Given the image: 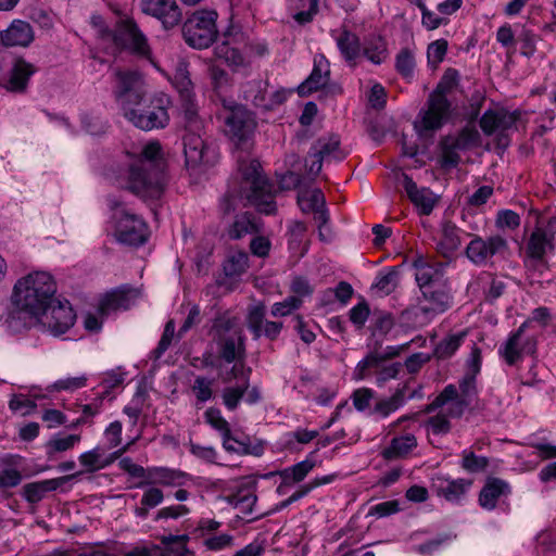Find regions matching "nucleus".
<instances>
[{
  "mask_svg": "<svg viewBox=\"0 0 556 556\" xmlns=\"http://www.w3.org/2000/svg\"><path fill=\"white\" fill-rule=\"evenodd\" d=\"M113 179L118 188L140 199H159L166 185V161L161 144L147 143L139 157L113 170Z\"/></svg>",
  "mask_w": 556,
  "mask_h": 556,
  "instance_id": "f257e3e1",
  "label": "nucleus"
},
{
  "mask_svg": "<svg viewBox=\"0 0 556 556\" xmlns=\"http://www.w3.org/2000/svg\"><path fill=\"white\" fill-rule=\"evenodd\" d=\"M212 336L216 344V356L211 361L206 358L205 365L217 368L223 381L239 379L251 371L245 368L244 337L235 318H215Z\"/></svg>",
  "mask_w": 556,
  "mask_h": 556,
  "instance_id": "f03ea898",
  "label": "nucleus"
},
{
  "mask_svg": "<svg viewBox=\"0 0 556 556\" xmlns=\"http://www.w3.org/2000/svg\"><path fill=\"white\" fill-rule=\"evenodd\" d=\"M56 282L53 276L43 270L29 273L14 285L15 304L31 316H38L55 300Z\"/></svg>",
  "mask_w": 556,
  "mask_h": 556,
  "instance_id": "7ed1b4c3",
  "label": "nucleus"
},
{
  "mask_svg": "<svg viewBox=\"0 0 556 556\" xmlns=\"http://www.w3.org/2000/svg\"><path fill=\"white\" fill-rule=\"evenodd\" d=\"M241 173L239 197L247 204L255 206L262 213H273L276 210L275 195L268 180L262 175L261 164L256 160H239Z\"/></svg>",
  "mask_w": 556,
  "mask_h": 556,
  "instance_id": "20e7f679",
  "label": "nucleus"
},
{
  "mask_svg": "<svg viewBox=\"0 0 556 556\" xmlns=\"http://www.w3.org/2000/svg\"><path fill=\"white\" fill-rule=\"evenodd\" d=\"M114 220V236L119 243L140 247L149 238L148 225L143 218L130 212L123 202L113 195L106 198Z\"/></svg>",
  "mask_w": 556,
  "mask_h": 556,
  "instance_id": "39448f33",
  "label": "nucleus"
},
{
  "mask_svg": "<svg viewBox=\"0 0 556 556\" xmlns=\"http://www.w3.org/2000/svg\"><path fill=\"white\" fill-rule=\"evenodd\" d=\"M170 99L163 92L143 99L141 105H135L124 116L142 130L160 129L169 122L168 108Z\"/></svg>",
  "mask_w": 556,
  "mask_h": 556,
  "instance_id": "423d86ee",
  "label": "nucleus"
},
{
  "mask_svg": "<svg viewBox=\"0 0 556 556\" xmlns=\"http://www.w3.org/2000/svg\"><path fill=\"white\" fill-rule=\"evenodd\" d=\"M217 12L197 10L184 22L181 33L185 42L193 49H206L217 38Z\"/></svg>",
  "mask_w": 556,
  "mask_h": 556,
  "instance_id": "0eeeda50",
  "label": "nucleus"
},
{
  "mask_svg": "<svg viewBox=\"0 0 556 556\" xmlns=\"http://www.w3.org/2000/svg\"><path fill=\"white\" fill-rule=\"evenodd\" d=\"M217 118L223 123L224 132L237 144L245 143L253 135L256 122L243 105L224 102Z\"/></svg>",
  "mask_w": 556,
  "mask_h": 556,
  "instance_id": "6e6552de",
  "label": "nucleus"
},
{
  "mask_svg": "<svg viewBox=\"0 0 556 556\" xmlns=\"http://www.w3.org/2000/svg\"><path fill=\"white\" fill-rule=\"evenodd\" d=\"M114 96L125 114L135 105H141L147 96L144 77L138 71H114Z\"/></svg>",
  "mask_w": 556,
  "mask_h": 556,
  "instance_id": "1a4fd4ad",
  "label": "nucleus"
},
{
  "mask_svg": "<svg viewBox=\"0 0 556 556\" xmlns=\"http://www.w3.org/2000/svg\"><path fill=\"white\" fill-rule=\"evenodd\" d=\"M531 320H526L519 328L511 332L507 340L500 346L498 355L508 366H514L523 359L526 355H532L536 351V339L528 334L527 330Z\"/></svg>",
  "mask_w": 556,
  "mask_h": 556,
  "instance_id": "9d476101",
  "label": "nucleus"
},
{
  "mask_svg": "<svg viewBox=\"0 0 556 556\" xmlns=\"http://www.w3.org/2000/svg\"><path fill=\"white\" fill-rule=\"evenodd\" d=\"M51 334L58 337L71 329L76 320V314L67 300L55 299L48 308L34 316Z\"/></svg>",
  "mask_w": 556,
  "mask_h": 556,
  "instance_id": "9b49d317",
  "label": "nucleus"
},
{
  "mask_svg": "<svg viewBox=\"0 0 556 556\" xmlns=\"http://www.w3.org/2000/svg\"><path fill=\"white\" fill-rule=\"evenodd\" d=\"M520 117L518 111L509 112L505 109L486 110L480 121L479 125L486 136L497 134V146L507 148L509 144L506 131L514 128Z\"/></svg>",
  "mask_w": 556,
  "mask_h": 556,
  "instance_id": "f8f14e48",
  "label": "nucleus"
},
{
  "mask_svg": "<svg viewBox=\"0 0 556 556\" xmlns=\"http://www.w3.org/2000/svg\"><path fill=\"white\" fill-rule=\"evenodd\" d=\"M115 48L128 50L140 58L151 59L148 38L131 18L121 20L117 23Z\"/></svg>",
  "mask_w": 556,
  "mask_h": 556,
  "instance_id": "ddd939ff",
  "label": "nucleus"
},
{
  "mask_svg": "<svg viewBox=\"0 0 556 556\" xmlns=\"http://www.w3.org/2000/svg\"><path fill=\"white\" fill-rule=\"evenodd\" d=\"M451 114V102L428 97L426 109L418 114L419 119L415 122V128L420 136H428L441 129L447 122Z\"/></svg>",
  "mask_w": 556,
  "mask_h": 556,
  "instance_id": "4468645a",
  "label": "nucleus"
},
{
  "mask_svg": "<svg viewBox=\"0 0 556 556\" xmlns=\"http://www.w3.org/2000/svg\"><path fill=\"white\" fill-rule=\"evenodd\" d=\"M469 236L471 240L465 249V255L476 266H484L493 256L508 250L507 240L500 235L485 239L478 235Z\"/></svg>",
  "mask_w": 556,
  "mask_h": 556,
  "instance_id": "2eb2a0df",
  "label": "nucleus"
},
{
  "mask_svg": "<svg viewBox=\"0 0 556 556\" xmlns=\"http://www.w3.org/2000/svg\"><path fill=\"white\" fill-rule=\"evenodd\" d=\"M556 217L551 218L546 227H535L530 235L526 254L532 263H543L547 254L555 250Z\"/></svg>",
  "mask_w": 556,
  "mask_h": 556,
  "instance_id": "dca6fc26",
  "label": "nucleus"
},
{
  "mask_svg": "<svg viewBox=\"0 0 556 556\" xmlns=\"http://www.w3.org/2000/svg\"><path fill=\"white\" fill-rule=\"evenodd\" d=\"M139 5L143 14L160 21L166 30L178 26L182 20V13L176 0H140Z\"/></svg>",
  "mask_w": 556,
  "mask_h": 556,
  "instance_id": "f3484780",
  "label": "nucleus"
},
{
  "mask_svg": "<svg viewBox=\"0 0 556 556\" xmlns=\"http://www.w3.org/2000/svg\"><path fill=\"white\" fill-rule=\"evenodd\" d=\"M418 309L426 317H433L447 311L452 304L451 289L448 285L420 291Z\"/></svg>",
  "mask_w": 556,
  "mask_h": 556,
  "instance_id": "a211bd4d",
  "label": "nucleus"
},
{
  "mask_svg": "<svg viewBox=\"0 0 556 556\" xmlns=\"http://www.w3.org/2000/svg\"><path fill=\"white\" fill-rule=\"evenodd\" d=\"M473 484V480L467 478L452 479L437 476L432 480V490L437 496L454 504L462 503Z\"/></svg>",
  "mask_w": 556,
  "mask_h": 556,
  "instance_id": "6ab92c4d",
  "label": "nucleus"
},
{
  "mask_svg": "<svg viewBox=\"0 0 556 556\" xmlns=\"http://www.w3.org/2000/svg\"><path fill=\"white\" fill-rule=\"evenodd\" d=\"M446 263L442 262H428L424 258H418L414 262L415 280L420 291L426 288L431 289L444 285H448L445 277Z\"/></svg>",
  "mask_w": 556,
  "mask_h": 556,
  "instance_id": "aec40b11",
  "label": "nucleus"
},
{
  "mask_svg": "<svg viewBox=\"0 0 556 556\" xmlns=\"http://www.w3.org/2000/svg\"><path fill=\"white\" fill-rule=\"evenodd\" d=\"M337 48L345 64L355 68L362 60V45L359 36L351 29L343 27L339 31H332Z\"/></svg>",
  "mask_w": 556,
  "mask_h": 556,
  "instance_id": "412c9836",
  "label": "nucleus"
},
{
  "mask_svg": "<svg viewBox=\"0 0 556 556\" xmlns=\"http://www.w3.org/2000/svg\"><path fill=\"white\" fill-rule=\"evenodd\" d=\"M472 403L458 396V390L454 384H447L442 392L426 406V413H432L438 408L446 406V415L450 418H460L466 408Z\"/></svg>",
  "mask_w": 556,
  "mask_h": 556,
  "instance_id": "4be33fe9",
  "label": "nucleus"
},
{
  "mask_svg": "<svg viewBox=\"0 0 556 556\" xmlns=\"http://www.w3.org/2000/svg\"><path fill=\"white\" fill-rule=\"evenodd\" d=\"M184 154L186 165L188 167H195L200 164H210L214 156V150L205 144L200 135L187 130L182 137Z\"/></svg>",
  "mask_w": 556,
  "mask_h": 556,
  "instance_id": "5701e85b",
  "label": "nucleus"
},
{
  "mask_svg": "<svg viewBox=\"0 0 556 556\" xmlns=\"http://www.w3.org/2000/svg\"><path fill=\"white\" fill-rule=\"evenodd\" d=\"M83 472L78 471L72 475L47 479L41 481H35L30 483H26L22 489L23 497L30 504H37L42 501L48 493L58 490L60 486L65 484L66 482L77 478Z\"/></svg>",
  "mask_w": 556,
  "mask_h": 556,
  "instance_id": "b1692460",
  "label": "nucleus"
},
{
  "mask_svg": "<svg viewBox=\"0 0 556 556\" xmlns=\"http://www.w3.org/2000/svg\"><path fill=\"white\" fill-rule=\"evenodd\" d=\"M511 493L510 484L496 477H489L479 492V505L485 510L496 508L502 497H507Z\"/></svg>",
  "mask_w": 556,
  "mask_h": 556,
  "instance_id": "393cba45",
  "label": "nucleus"
},
{
  "mask_svg": "<svg viewBox=\"0 0 556 556\" xmlns=\"http://www.w3.org/2000/svg\"><path fill=\"white\" fill-rule=\"evenodd\" d=\"M35 35L31 25L25 21L14 20L10 26L0 33V41L4 47H28Z\"/></svg>",
  "mask_w": 556,
  "mask_h": 556,
  "instance_id": "a878e982",
  "label": "nucleus"
},
{
  "mask_svg": "<svg viewBox=\"0 0 556 556\" xmlns=\"http://www.w3.org/2000/svg\"><path fill=\"white\" fill-rule=\"evenodd\" d=\"M37 72L34 64L24 59H16L9 72V77L3 86L11 92L23 93L26 91L30 77Z\"/></svg>",
  "mask_w": 556,
  "mask_h": 556,
  "instance_id": "bb28decb",
  "label": "nucleus"
},
{
  "mask_svg": "<svg viewBox=\"0 0 556 556\" xmlns=\"http://www.w3.org/2000/svg\"><path fill=\"white\" fill-rule=\"evenodd\" d=\"M404 189L412 203L417 207L419 214H431L435 206L437 198L429 188H418L409 176L404 175Z\"/></svg>",
  "mask_w": 556,
  "mask_h": 556,
  "instance_id": "cd10ccee",
  "label": "nucleus"
},
{
  "mask_svg": "<svg viewBox=\"0 0 556 556\" xmlns=\"http://www.w3.org/2000/svg\"><path fill=\"white\" fill-rule=\"evenodd\" d=\"M222 441L223 447L229 453L253 456H261L264 453V444L262 441L252 443L248 435L238 434L237 432H232L231 429L228 435H225Z\"/></svg>",
  "mask_w": 556,
  "mask_h": 556,
  "instance_id": "c85d7f7f",
  "label": "nucleus"
},
{
  "mask_svg": "<svg viewBox=\"0 0 556 556\" xmlns=\"http://www.w3.org/2000/svg\"><path fill=\"white\" fill-rule=\"evenodd\" d=\"M330 77V70L325 56L314 61V68L311 75L298 87V93L301 97H307L311 93L325 87Z\"/></svg>",
  "mask_w": 556,
  "mask_h": 556,
  "instance_id": "c756f323",
  "label": "nucleus"
},
{
  "mask_svg": "<svg viewBox=\"0 0 556 556\" xmlns=\"http://www.w3.org/2000/svg\"><path fill=\"white\" fill-rule=\"evenodd\" d=\"M340 143L338 135L321 136L312 144L308 156H318L326 161L330 159L342 161L345 155L340 149Z\"/></svg>",
  "mask_w": 556,
  "mask_h": 556,
  "instance_id": "7c9ffc66",
  "label": "nucleus"
},
{
  "mask_svg": "<svg viewBox=\"0 0 556 556\" xmlns=\"http://www.w3.org/2000/svg\"><path fill=\"white\" fill-rule=\"evenodd\" d=\"M463 230L451 220H444L441 225V239L437 249L444 257H451L462 245Z\"/></svg>",
  "mask_w": 556,
  "mask_h": 556,
  "instance_id": "2f4dec72",
  "label": "nucleus"
},
{
  "mask_svg": "<svg viewBox=\"0 0 556 556\" xmlns=\"http://www.w3.org/2000/svg\"><path fill=\"white\" fill-rule=\"evenodd\" d=\"M319 0H285L288 14L298 25H306L313 22L318 13Z\"/></svg>",
  "mask_w": 556,
  "mask_h": 556,
  "instance_id": "473e14b6",
  "label": "nucleus"
},
{
  "mask_svg": "<svg viewBox=\"0 0 556 556\" xmlns=\"http://www.w3.org/2000/svg\"><path fill=\"white\" fill-rule=\"evenodd\" d=\"M307 226L302 220H292L287 226V243L289 251L295 256V260L303 257L308 245L304 242Z\"/></svg>",
  "mask_w": 556,
  "mask_h": 556,
  "instance_id": "72a5a7b5",
  "label": "nucleus"
},
{
  "mask_svg": "<svg viewBox=\"0 0 556 556\" xmlns=\"http://www.w3.org/2000/svg\"><path fill=\"white\" fill-rule=\"evenodd\" d=\"M417 447V439L412 433L394 437L390 444L384 447L381 455L387 460L407 457Z\"/></svg>",
  "mask_w": 556,
  "mask_h": 556,
  "instance_id": "f704fd0d",
  "label": "nucleus"
},
{
  "mask_svg": "<svg viewBox=\"0 0 556 556\" xmlns=\"http://www.w3.org/2000/svg\"><path fill=\"white\" fill-rule=\"evenodd\" d=\"M130 290L116 289L106 293L99 303V312L102 315H109L112 312L126 311L131 304Z\"/></svg>",
  "mask_w": 556,
  "mask_h": 556,
  "instance_id": "c9c22d12",
  "label": "nucleus"
},
{
  "mask_svg": "<svg viewBox=\"0 0 556 556\" xmlns=\"http://www.w3.org/2000/svg\"><path fill=\"white\" fill-rule=\"evenodd\" d=\"M389 56L388 43L381 36L366 38L362 45V59L374 65L382 64Z\"/></svg>",
  "mask_w": 556,
  "mask_h": 556,
  "instance_id": "e433bc0d",
  "label": "nucleus"
},
{
  "mask_svg": "<svg viewBox=\"0 0 556 556\" xmlns=\"http://www.w3.org/2000/svg\"><path fill=\"white\" fill-rule=\"evenodd\" d=\"M314 454L315 452H312L304 460L280 470L281 483L291 485L303 481L316 466V460L313 457Z\"/></svg>",
  "mask_w": 556,
  "mask_h": 556,
  "instance_id": "4c0bfd02",
  "label": "nucleus"
},
{
  "mask_svg": "<svg viewBox=\"0 0 556 556\" xmlns=\"http://www.w3.org/2000/svg\"><path fill=\"white\" fill-rule=\"evenodd\" d=\"M265 316V307L262 305L254 306L248 316L249 328L254 332L256 337L262 333L268 338L274 339L278 332V326L274 321H266L263 328V320Z\"/></svg>",
  "mask_w": 556,
  "mask_h": 556,
  "instance_id": "58836bf2",
  "label": "nucleus"
},
{
  "mask_svg": "<svg viewBox=\"0 0 556 556\" xmlns=\"http://www.w3.org/2000/svg\"><path fill=\"white\" fill-rule=\"evenodd\" d=\"M407 388V383L400 384L390 397L376 403L375 412L382 417H388L391 413L397 410L406 402Z\"/></svg>",
  "mask_w": 556,
  "mask_h": 556,
  "instance_id": "ea45409f",
  "label": "nucleus"
},
{
  "mask_svg": "<svg viewBox=\"0 0 556 556\" xmlns=\"http://www.w3.org/2000/svg\"><path fill=\"white\" fill-rule=\"evenodd\" d=\"M447 142L455 144L462 151L477 147L480 142V134L473 126H465L455 135L444 136Z\"/></svg>",
  "mask_w": 556,
  "mask_h": 556,
  "instance_id": "a19ab883",
  "label": "nucleus"
},
{
  "mask_svg": "<svg viewBox=\"0 0 556 556\" xmlns=\"http://www.w3.org/2000/svg\"><path fill=\"white\" fill-rule=\"evenodd\" d=\"M477 282L481 286L488 301L498 299L506 289V283L502 279L488 271L481 273L477 278Z\"/></svg>",
  "mask_w": 556,
  "mask_h": 556,
  "instance_id": "79ce46f5",
  "label": "nucleus"
},
{
  "mask_svg": "<svg viewBox=\"0 0 556 556\" xmlns=\"http://www.w3.org/2000/svg\"><path fill=\"white\" fill-rule=\"evenodd\" d=\"M256 231L257 225L255 216L252 213L245 212L236 216L235 222L229 228L228 235L231 239L238 240Z\"/></svg>",
  "mask_w": 556,
  "mask_h": 556,
  "instance_id": "37998d69",
  "label": "nucleus"
},
{
  "mask_svg": "<svg viewBox=\"0 0 556 556\" xmlns=\"http://www.w3.org/2000/svg\"><path fill=\"white\" fill-rule=\"evenodd\" d=\"M226 500L228 504L231 505L233 508L238 509L239 513L243 515L253 514V507L256 503V496L253 494L251 489H240L238 490V492L227 495Z\"/></svg>",
  "mask_w": 556,
  "mask_h": 556,
  "instance_id": "c03bdc74",
  "label": "nucleus"
},
{
  "mask_svg": "<svg viewBox=\"0 0 556 556\" xmlns=\"http://www.w3.org/2000/svg\"><path fill=\"white\" fill-rule=\"evenodd\" d=\"M460 457L459 466L468 473L484 472L490 465V459L486 456L477 455L470 448L462 451Z\"/></svg>",
  "mask_w": 556,
  "mask_h": 556,
  "instance_id": "a18cd8bd",
  "label": "nucleus"
},
{
  "mask_svg": "<svg viewBox=\"0 0 556 556\" xmlns=\"http://www.w3.org/2000/svg\"><path fill=\"white\" fill-rule=\"evenodd\" d=\"M466 332L451 333L443 338L434 348L433 354L438 359H447L463 344Z\"/></svg>",
  "mask_w": 556,
  "mask_h": 556,
  "instance_id": "49530a36",
  "label": "nucleus"
},
{
  "mask_svg": "<svg viewBox=\"0 0 556 556\" xmlns=\"http://www.w3.org/2000/svg\"><path fill=\"white\" fill-rule=\"evenodd\" d=\"M296 202L300 210L305 214L314 212L326 203L324 193L320 189H314L311 191L306 189L299 190Z\"/></svg>",
  "mask_w": 556,
  "mask_h": 556,
  "instance_id": "de8ad7c7",
  "label": "nucleus"
},
{
  "mask_svg": "<svg viewBox=\"0 0 556 556\" xmlns=\"http://www.w3.org/2000/svg\"><path fill=\"white\" fill-rule=\"evenodd\" d=\"M397 283L399 270L396 267H391L387 273L380 271L377 275L371 289L379 295H389L396 289Z\"/></svg>",
  "mask_w": 556,
  "mask_h": 556,
  "instance_id": "09e8293b",
  "label": "nucleus"
},
{
  "mask_svg": "<svg viewBox=\"0 0 556 556\" xmlns=\"http://www.w3.org/2000/svg\"><path fill=\"white\" fill-rule=\"evenodd\" d=\"M403 349L404 345L387 346L382 352L375 350L358 363L357 369L364 371L371 367H379L381 362L397 356Z\"/></svg>",
  "mask_w": 556,
  "mask_h": 556,
  "instance_id": "8fccbe9b",
  "label": "nucleus"
},
{
  "mask_svg": "<svg viewBox=\"0 0 556 556\" xmlns=\"http://www.w3.org/2000/svg\"><path fill=\"white\" fill-rule=\"evenodd\" d=\"M151 476L155 483L168 486H178L184 484L188 475L180 470L159 467L151 470Z\"/></svg>",
  "mask_w": 556,
  "mask_h": 556,
  "instance_id": "3c124183",
  "label": "nucleus"
},
{
  "mask_svg": "<svg viewBox=\"0 0 556 556\" xmlns=\"http://www.w3.org/2000/svg\"><path fill=\"white\" fill-rule=\"evenodd\" d=\"M439 148L441 151V155L439 159V164L441 168L445 170L453 169L458 166L460 163V155L458 148H456L455 144H452L451 142H447V139L443 137L440 140Z\"/></svg>",
  "mask_w": 556,
  "mask_h": 556,
  "instance_id": "603ef678",
  "label": "nucleus"
},
{
  "mask_svg": "<svg viewBox=\"0 0 556 556\" xmlns=\"http://www.w3.org/2000/svg\"><path fill=\"white\" fill-rule=\"evenodd\" d=\"M459 79L458 71L455 68L445 70L443 76L441 77L439 84L434 88V90L430 93L433 98H439L442 100H448L447 94L453 91V89L457 86Z\"/></svg>",
  "mask_w": 556,
  "mask_h": 556,
  "instance_id": "864d4df0",
  "label": "nucleus"
},
{
  "mask_svg": "<svg viewBox=\"0 0 556 556\" xmlns=\"http://www.w3.org/2000/svg\"><path fill=\"white\" fill-rule=\"evenodd\" d=\"M249 256L244 252H235L225 261L223 268L228 277L242 275L248 268Z\"/></svg>",
  "mask_w": 556,
  "mask_h": 556,
  "instance_id": "5fc2aeb1",
  "label": "nucleus"
},
{
  "mask_svg": "<svg viewBox=\"0 0 556 556\" xmlns=\"http://www.w3.org/2000/svg\"><path fill=\"white\" fill-rule=\"evenodd\" d=\"M336 478H337V475H334V473L314 478L307 484L302 485L300 488V490L295 491L288 500L281 502L280 508H283V507L290 505L292 502L302 498L303 496L307 495L315 488L331 483Z\"/></svg>",
  "mask_w": 556,
  "mask_h": 556,
  "instance_id": "6e6d98bb",
  "label": "nucleus"
},
{
  "mask_svg": "<svg viewBox=\"0 0 556 556\" xmlns=\"http://www.w3.org/2000/svg\"><path fill=\"white\" fill-rule=\"evenodd\" d=\"M416 66L414 53L408 49H402L395 56V70L405 79H412Z\"/></svg>",
  "mask_w": 556,
  "mask_h": 556,
  "instance_id": "4d7b16f0",
  "label": "nucleus"
},
{
  "mask_svg": "<svg viewBox=\"0 0 556 556\" xmlns=\"http://www.w3.org/2000/svg\"><path fill=\"white\" fill-rule=\"evenodd\" d=\"M249 374L250 372H245V376L241 377L243 379V382L241 386L236 387V388L229 387V388L224 389L223 401H224L225 406L229 410L236 409L240 400L245 394V392L249 388Z\"/></svg>",
  "mask_w": 556,
  "mask_h": 556,
  "instance_id": "13d9d810",
  "label": "nucleus"
},
{
  "mask_svg": "<svg viewBox=\"0 0 556 556\" xmlns=\"http://www.w3.org/2000/svg\"><path fill=\"white\" fill-rule=\"evenodd\" d=\"M79 463L86 468L87 472H94L105 468L104 452L100 446L85 452L79 456Z\"/></svg>",
  "mask_w": 556,
  "mask_h": 556,
  "instance_id": "bf43d9fd",
  "label": "nucleus"
},
{
  "mask_svg": "<svg viewBox=\"0 0 556 556\" xmlns=\"http://www.w3.org/2000/svg\"><path fill=\"white\" fill-rule=\"evenodd\" d=\"M518 42L520 43L521 54L531 58L536 52V42L539 40V36L531 29L523 27L517 37Z\"/></svg>",
  "mask_w": 556,
  "mask_h": 556,
  "instance_id": "052dcab7",
  "label": "nucleus"
},
{
  "mask_svg": "<svg viewBox=\"0 0 556 556\" xmlns=\"http://www.w3.org/2000/svg\"><path fill=\"white\" fill-rule=\"evenodd\" d=\"M205 421L219 432L222 439L225 435H228L230 430L229 422L222 416V413L218 408L210 407L204 413Z\"/></svg>",
  "mask_w": 556,
  "mask_h": 556,
  "instance_id": "680f3d73",
  "label": "nucleus"
},
{
  "mask_svg": "<svg viewBox=\"0 0 556 556\" xmlns=\"http://www.w3.org/2000/svg\"><path fill=\"white\" fill-rule=\"evenodd\" d=\"M216 54L231 66L238 67L244 65V56L242 53L237 48L230 47L226 42L216 47Z\"/></svg>",
  "mask_w": 556,
  "mask_h": 556,
  "instance_id": "e2e57ef3",
  "label": "nucleus"
},
{
  "mask_svg": "<svg viewBox=\"0 0 556 556\" xmlns=\"http://www.w3.org/2000/svg\"><path fill=\"white\" fill-rule=\"evenodd\" d=\"M448 416L446 413H439L432 417H430L427 421V428L433 434H446L451 431V422L448 420Z\"/></svg>",
  "mask_w": 556,
  "mask_h": 556,
  "instance_id": "0e129e2a",
  "label": "nucleus"
},
{
  "mask_svg": "<svg viewBox=\"0 0 556 556\" xmlns=\"http://www.w3.org/2000/svg\"><path fill=\"white\" fill-rule=\"evenodd\" d=\"M458 396L464 400H467L470 403L477 397V388H476V376L475 374H467L460 381Z\"/></svg>",
  "mask_w": 556,
  "mask_h": 556,
  "instance_id": "69168bd1",
  "label": "nucleus"
},
{
  "mask_svg": "<svg viewBox=\"0 0 556 556\" xmlns=\"http://www.w3.org/2000/svg\"><path fill=\"white\" fill-rule=\"evenodd\" d=\"M174 84L181 93H185L186 97H189L192 83L189 77L186 63L181 62L177 65L176 73L174 75Z\"/></svg>",
  "mask_w": 556,
  "mask_h": 556,
  "instance_id": "338daca9",
  "label": "nucleus"
},
{
  "mask_svg": "<svg viewBox=\"0 0 556 556\" xmlns=\"http://www.w3.org/2000/svg\"><path fill=\"white\" fill-rule=\"evenodd\" d=\"M213 380H210L205 377H197L194 383L192 386V391L194 392L198 401L206 402L212 397Z\"/></svg>",
  "mask_w": 556,
  "mask_h": 556,
  "instance_id": "774afa93",
  "label": "nucleus"
}]
</instances>
